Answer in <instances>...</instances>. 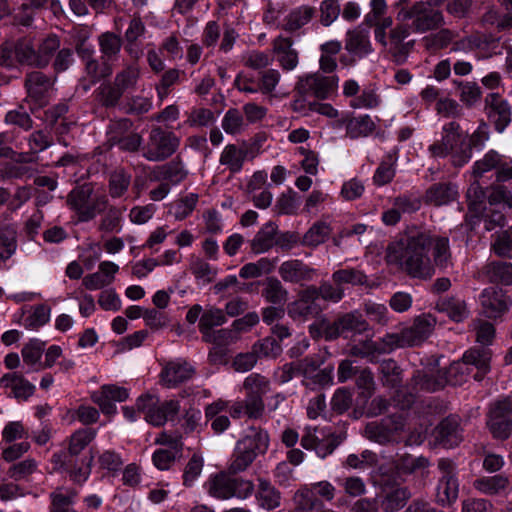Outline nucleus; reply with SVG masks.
Returning <instances> with one entry per match:
<instances>
[{"label":"nucleus","mask_w":512,"mask_h":512,"mask_svg":"<svg viewBox=\"0 0 512 512\" xmlns=\"http://www.w3.org/2000/svg\"><path fill=\"white\" fill-rule=\"evenodd\" d=\"M23 365L27 367V372L37 371L43 368H52L58 366L59 371H68L74 365V362L67 360L63 354H45V361H41L42 354H22Z\"/></svg>","instance_id":"obj_20"},{"label":"nucleus","mask_w":512,"mask_h":512,"mask_svg":"<svg viewBox=\"0 0 512 512\" xmlns=\"http://www.w3.org/2000/svg\"><path fill=\"white\" fill-rule=\"evenodd\" d=\"M410 498V492L407 488L397 487L392 491L386 493L381 501V508L385 512H396L406 504Z\"/></svg>","instance_id":"obj_40"},{"label":"nucleus","mask_w":512,"mask_h":512,"mask_svg":"<svg viewBox=\"0 0 512 512\" xmlns=\"http://www.w3.org/2000/svg\"><path fill=\"white\" fill-rule=\"evenodd\" d=\"M100 50L104 58L112 59L121 49V39L113 33H104L99 37Z\"/></svg>","instance_id":"obj_51"},{"label":"nucleus","mask_w":512,"mask_h":512,"mask_svg":"<svg viewBox=\"0 0 512 512\" xmlns=\"http://www.w3.org/2000/svg\"><path fill=\"white\" fill-rule=\"evenodd\" d=\"M314 14V10L308 6L299 7L289 13L284 24V29L294 31L307 24Z\"/></svg>","instance_id":"obj_46"},{"label":"nucleus","mask_w":512,"mask_h":512,"mask_svg":"<svg viewBox=\"0 0 512 512\" xmlns=\"http://www.w3.org/2000/svg\"><path fill=\"white\" fill-rule=\"evenodd\" d=\"M345 436L334 433L330 427L306 426L300 439L301 446L313 450L321 459L331 455L344 441Z\"/></svg>","instance_id":"obj_9"},{"label":"nucleus","mask_w":512,"mask_h":512,"mask_svg":"<svg viewBox=\"0 0 512 512\" xmlns=\"http://www.w3.org/2000/svg\"><path fill=\"white\" fill-rule=\"evenodd\" d=\"M442 473L437 485L436 498L438 503L445 506L454 502L458 497L459 483L456 478L455 464L447 458L438 461Z\"/></svg>","instance_id":"obj_14"},{"label":"nucleus","mask_w":512,"mask_h":512,"mask_svg":"<svg viewBox=\"0 0 512 512\" xmlns=\"http://www.w3.org/2000/svg\"><path fill=\"white\" fill-rule=\"evenodd\" d=\"M60 41L57 36L50 35L43 39L38 45L36 53L28 54L33 59L36 66H45L48 64L52 54L59 48Z\"/></svg>","instance_id":"obj_37"},{"label":"nucleus","mask_w":512,"mask_h":512,"mask_svg":"<svg viewBox=\"0 0 512 512\" xmlns=\"http://www.w3.org/2000/svg\"><path fill=\"white\" fill-rule=\"evenodd\" d=\"M430 463L429 460L423 456L415 457L410 454H405L397 458L391 467L384 465L380 466L379 483L384 486H390L398 483L401 475L419 474L424 476Z\"/></svg>","instance_id":"obj_10"},{"label":"nucleus","mask_w":512,"mask_h":512,"mask_svg":"<svg viewBox=\"0 0 512 512\" xmlns=\"http://www.w3.org/2000/svg\"><path fill=\"white\" fill-rule=\"evenodd\" d=\"M273 51L277 63L284 71H293L298 66V52L292 47L290 39L283 37L275 39Z\"/></svg>","instance_id":"obj_26"},{"label":"nucleus","mask_w":512,"mask_h":512,"mask_svg":"<svg viewBox=\"0 0 512 512\" xmlns=\"http://www.w3.org/2000/svg\"><path fill=\"white\" fill-rule=\"evenodd\" d=\"M222 128L228 134H238L245 128L244 118L236 109H230L222 119Z\"/></svg>","instance_id":"obj_52"},{"label":"nucleus","mask_w":512,"mask_h":512,"mask_svg":"<svg viewBox=\"0 0 512 512\" xmlns=\"http://www.w3.org/2000/svg\"><path fill=\"white\" fill-rule=\"evenodd\" d=\"M262 295L268 302L273 304H283L287 300L288 291L283 287L278 279L268 278Z\"/></svg>","instance_id":"obj_45"},{"label":"nucleus","mask_w":512,"mask_h":512,"mask_svg":"<svg viewBox=\"0 0 512 512\" xmlns=\"http://www.w3.org/2000/svg\"><path fill=\"white\" fill-rule=\"evenodd\" d=\"M226 322L225 314L217 308L207 309L200 317L199 328L205 340L210 339L212 328L220 326Z\"/></svg>","instance_id":"obj_39"},{"label":"nucleus","mask_w":512,"mask_h":512,"mask_svg":"<svg viewBox=\"0 0 512 512\" xmlns=\"http://www.w3.org/2000/svg\"><path fill=\"white\" fill-rule=\"evenodd\" d=\"M339 78L335 75L324 76L320 73H305L297 77V89L309 93L318 100L331 97L337 90Z\"/></svg>","instance_id":"obj_13"},{"label":"nucleus","mask_w":512,"mask_h":512,"mask_svg":"<svg viewBox=\"0 0 512 512\" xmlns=\"http://www.w3.org/2000/svg\"><path fill=\"white\" fill-rule=\"evenodd\" d=\"M479 299L486 316L494 319L506 313L511 304L504 292L495 287L484 289Z\"/></svg>","instance_id":"obj_17"},{"label":"nucleus","mask_w":512,"mask_h":512,"mask_svg":"<svg viewBox=\"0 0 512 512\" xmlns=\"http://www.w3.org/2000/svg\"><path fill=\"white\" fill-rule=\"evenodd\" d=\"M486 425L493 438L506 440L512 434V397L493 402L487 413Z\"/></svg>","instance_id":"obj_12"},{"label":"nucleus","mask_w":512,"mask_h":512,"mask_svg":"<svg viewBox=\"0 0 512 512\" xmlns=\"http://www.w3.org/2000/svg\"><path fill=\"white\" fill-rule=\"evenodd\" d=\"M194 367L184 360L171 361L161 371V381L167 387H174L192 378Z\"/></svg>","instance_id":"obj_21"},{"label":"nucleus","mask_w":512,"mask_h":512,"mask_svg":"<svg viewBox=\"0 0 512 512\" xmlns=\"http://www.w3.org/2000/svg\"><path fill=\"white\" fill-rule=\"evenodd\" d=\"M241 449L255 454L265 453L269 445V437L266 431L261 428L249 427L244 436L237 442Z\"/></svg>","instance_id":"obj_29"},{"label":"nucleus","mask_w":512,"mask_h":512,"mask_svg":"<svg viewBox=\"0 0 512 512\" xmlns=\"http://www.w3.org/2000/svg\"><path fill=\"white\" fill-rule=\"evenodd\" d=\"M258 482V490L256 492L258 504L267 510L279 507L281 503L280 492L268 480L260 478Z\"/></svg>","instance_id":"obj_31"},{"label":"nucleus","mask_w":512,"mask_h":512,"mask_svg":"<svg viewBox=\"0 0 512 512\" xmlns=\"http://www.w3.org/2000/svg\"><path fill=\"white\" fill-rule=\"evenodd\" d=\"M457 190L451 184H437L426 192V199L435 206L446 205L456 198Z\"/></svg>","instance_id":"obj_36"},{"label":"nucleus","mask_w":512,"mask_h":512,"mask_svg":"<svg viewBox=\"0 0 512 512\" xmlns=\"http://www.w3.org/2000/svg\"><path fill=\"white\" fill-rule=\"evenodd\" d=\"M316 274L315 269L300 260L292 259L283 262L279 267V275L285 282L303 285L312 281Z\"/></svg>","instance_id":"obj_19"},{"label":"nucleus","mask_w":512,"mask_h":512,"mask_svg":"<svg viewBox=\"0 0 512 512\" xmlns=\"http://www.w3.org/2000/svg\"><path fill=\"white\" fill-rule=\"evenodd\" d=\"M129 397L126 388L113 384L103 385L100 390L91 393L92 401L98 405L101 412L105 415H115L117 413L115 402H123Z\"/></svg>","instance_id":"obj_16"},{"label":"nucleus","mask_w":512,"mask_h":512,"mask_svg":"<svg viewBox=\"0 0 512 512\" xmlns=\"http://www.w3.org/2000/svg\"><path fill=\"white\" fill-rule=\"evenodd\" d=\"M345 49L360 58L368 55L372 51L369 30L362 26L349 30L346 34Z\"/></svg>","instance_id":"obj_28"},{"label":"nucleus","mask_w":512,"mask_h":512,"mask_svg":"<svg viewBox=\"0 0 512 512\" xmlns=\"http://www.w3.org/2000/svg\"><path fill=\"white\" fill-rule=\"evenodd\" d=\"M351 404L352 393L346 388H338L331 399L332 410L342 414L350 408Z\"/></svg>","instance_id":"obj_64"},{"label":"nucleus","mask_w":512,"mask_h":512,"mask_svg":"<svg viewBox=\"0 0 512 512\" xmlns=\"http://www.w3.org/2000/svg\"><path fill=\"white\" fill-rule=\"evenodd\" d=\"M488 204L494 208H512V194L502 187L494 188L488 195Z\"/></svg>","instance_id":"obj_63"},{"label":"nucleus","mask_w":512,"mask_h":512,"mask_svg":"<svg viewBox=\"0 0 512 512\" xmlns=\"http://www.w3.org/2000/svg\"><path fill=\"white\" fill-rule=\"evenodd\" d=\"M435 439L445 448L457 446L462 441L458 419L456 417L443 419L435 429Z\"/></svg>","instance_id":"obj_27"},{"label":"nucleus","mask_w":512,"mask_h":512,"mask_svg":"<svg viewBox=\"0 0 512 512\" xmlns=\"http://www.w3.org/2000/svg\"><path fill=\"white\" fill-rule=\"evenodd\" d=\"M276 226L273 223L266 224L253 238L251 249L260 254L268 251L274 244Z\"/></svg>","instance_id":"obj_41"},{"label":"nucleus","mask_w":512,"mask_h":512,"mask_svg":"<svg viewBox=\"0 0 512 512\" xmlns=\"http://www.w3.org/2000/svg\"><path fill=\"white\" fill-rule=\"evenodd\" d=\"M346 125V133L350 138L367 137L375 130V123L369 115H362L352 119L341 118L339 126Z\"/></svg>","instance_id":"obj_30"},{"label":"nucleus","mask_w":512,"mask_h":512,"mask_svg":"<svg viewBox=\"0 0 512 512\" xmlns=\"http://www.w3.org/2000/svg\"><path fill=\"white\" fill-rule=\"evenodd\" d=\"M136 408L145 414V420L154 425L162 426L167 420L160 404L159 398L151 393H145L136 400Z\"/></svg>","instance_id":"obj_24"},{"label":"nucleus","mask_w":512,"mask_h":512,"mask_svg":"<svg viewBox=\"0 0 512 512\" xmlns=\"http://www.w3.org/2000/svg\"><path fill=\"white\" fill-rule=\"evenodd\" d=\"M380 102L381 100L376 90L373 87H368L362 91L360 96L351 102V106L358 109H372L379 106Z\"/></svg>","instance_id":"obj_61"},{"label":"nucleus","mask_w":512,"mask_h":512,"mask_svg":"<svg viewBox=\"0 0 512 512\" xmlns=\"http://www.w3.org/2000/svg\"><path fill=\"white\" fill-rule=\"evenodd\" d=\"M177 146L178 139L172 133L156 128L151 131L144 156L149 161H161L173 154Z\"/></svg>","instance_id":"obj_15"},{"label":"nucleus","mask_w":512,"mask_h":512,"mask_svg":"<svg viewBox=\"0 0 512 512\" xmlns=\"http://www.w3.org/2000/svg\"><path fill=\"white\" fill-rule=\"evenodd\" d=\"M436 319L430 314L415 318L413 325L401 333L387 334L382 341L388 349H403L419 345L432 333Z\"/></svg>","instance_id":"obj_7"},{"label":"nucleus","mask_w":512,"mask_h":512,"mask_svg":"<svg viewBox=\"0 0 512 512\" xmlns=\"http://www.w3.org/2000/svg\"><path fill=\"white\" fill-rule=\"evenodd\" d=\"M36 468V461L34 459L29 458L10 466V468L7 471V475L11 479L19 481L31 475L36 470Z\"/></svg>","instance_id":"obj_60"},{"label":"nucleus","mask_w":512,"mask_h":512,"mask_svg":"<svg viewBox=\"0 0 512 512\" xmlns=\"http://www.w3.org/2000/svg\"><path fill=\"white\" fill-rule=\"evenodd\" d=\"M243 387L247 391L246 398L232 405L231 416L240 418L246 415L250 419L261 418L265 408L263 396L270 391L269 381L259 374H251L245 378Z\"/></svg>","instance_id":"obj_5"},{"label":"nucleus","mask_w":512,"mask_h":512,"mask_svg":"<svg viewBox=\"0 0 512 512\" xmlns=\"http://www.w3.org/2000/svg\"><path fill=\"white\" fill-rule=\"evenodd\" d=\"M490 367L489 354H463L461 360L454 361L446 372L435 367H425L417 370L406 385L405 390L396 391L393 401L401 410L408 409L415 402V398L422 393H433L445 387L447 383L457 384L462 378L453 379L473 373L474 379L480 381Z\"/></svg>","instance_id":"obj_1"},{"label":"nucleus","mask_w":512,"mask_h":512,"mask_svg":"<svg viewBox=\"0 0 512 512\" xmlns=\"http://www.w3.org/2000/svg\"><path fill=\"white\" fill-rule=\"evenodd\" d=\"M246 151L236 145L229 144L224 147L220 155V164L226 166L232 173L239 172L244 164Z\"/></svg>","instance_id":"obj_33"},{"label":"nucleus","mask_w":512,"mask_h":512,"mask_svg":"<svg viewBox=\"0 0 512 512\" xmlns=\"http://www.w3.org/2000/svg\"><path fill=\"white\" fill-rule=\"evenodd\" d=\"M255 454L247 451L246 449H241L237 444L234 450V454L231 458L228 471L231 474H238L240 472L245 471L255 460Z\"/></svg>","instance_id":"obj_47"},{"label":"nucleus","mask_w":512,"mask_h":512,"mask_svg":"<svg viewBox=\"0 0 512 512\" xmlns=\"http://www.w3.org/2000/svg\"><path fill=\"white\" fill-rule=\"evenodd\" d=\"M281 79V74L276 69H268L261 73L258 90L263 94H272Z\"/></svg>","instance_id":"obj_62"},{"label":"nucleus","mask_w":512,"mask_h":512,"mask_svg":"<svg viewBox=\"0 0 512 512\" xmlns=\"http://www.w3.org/2000/svg\"><path fill=\"white\" fill-rule=\"evenodd\" d=\"M97 431L93 428H81L70 436L68 453L70 456H77L96 437Z\"/></svg>","instance_id":"obj_38"},{"label":"nucleus","mask_w":512,"mask_h":512,"mask_svg":"<svg viewBox=\"0 0 512 512\" xmlns=\"http://www.w3.org/2000/svg\"><path fill=\"white\" fill-rule=\"evenodd\" d=\"M329 225L323 222L315 223L304 235L303 243L307 246H318L326 241L330 235Z\"/></svg>","instance_id":"obj_50"},{"label":"nucleus","mask_w":512,"mask_h":512,"mask_svg":"<svg viewBox=\"0 0 512 512\" xmlns=\"http://www.w3.org/2000/svg\"><path fill=\"white\" fill-rule=\"evenodd\" d=\"M387 427V424H385L384 420L382 419L380 423L368 424L366 426L365 432L370 440L379 444L396 442V438L390 434V430Z\"/></svg>","instance_id":"obj_49"},{"label":"nucleus","mask_w":512,"mask_h":512,"mask_svg":"<svg viewBox=\"0 0 512 512\" xmlns=\"http://www.w3.org/2000/svg\"><path fill=\"white\" fill-rule=\"evenodd\" d=\"M197 202L198 195L195 193H188L173 202L169 211L175 217V219L183 220L193 212Z\"/></svg>","instance_id":"obj_44"},{"label":"nucleus","mask_w":512,"mask_h":512,"mask_svg":"<svg viewBox=\"0 0 512 512\" xmlns=\"http://www.w3.org/2000/svg\"><path fill=\"white\" fill-rule=\"evenodd\" d=\"M205 488L211 497L219 500L231 498L244 500L250 497L255 490L251 480L233 477L225 472L211 475L205 483Z\"/></svg>","instance_id":"obj_6"},{"label":"nucleus","mask_w":512,"mask_h":512,"mask_svg":"<svg viewBox=\"0 0 512 512\" xmlns=\"http://www.w3.org/2000/svg\"><path fill=\"white\" fill-rule=\"evenodd\" d=\"M429 151L436 158L450 155L452 164L456 167L464 166L472 157V152L466 143V135L454 121L443 126L441 140L432 144Z\"/></svg>","instance_id":"obj_4"},{"label":"nucleus","mask_w":512,"mask_h":512,"mask_svg":"<svg viewBox=\"0 0 512 512\" xmlns=\"http://www.w3.org/2000/svg\"><path fill=\"white\" fill-rule=\"evenodd\" d=\"M491 282L512 285V264L506 262L490 263L485 268Z\"/></svg>","instance_id":"obj_42"},{"label":"nucleus","mask_w":512,"mask_h":512,"mask_svg":"<svg viewBox=\"0 0 512 512\" xmlns=\"http://www.w3.org/2000/svg\"><path fill=\"white\" fill-rule=\"evenodd\" d=\"M488 115L494 122L498 132H503L511 121V110L508 102L495 93L486 98Z\"/></svg>","instance_id":"obj_23"},{"label":"nucleus","mask_w":512,"mask_h":512,"mask_svg":"<svg viewBox=\"0 0 512 512\" xmlns=\"http://www.w3.org/2000/svg\"><path fill=\"white\" fill-rule=\"evenodd\" d=\"M318 300V291L316 288L309 287L302 291L299 299L291 303L288 307V313L291 317H308L316 315L321 307L316 303Z\"/></svg>","instance_id":"obj_22"},{"label":"nucleus","mask_w":512,"mask_h":512,"mask_svg":"<svg viewBox=\"0 0 512 512\" xmlns=\"http://www.w3.org/2000/svg\"><path fill=\"white\" fill-rule=\"evenodd\" d=\"M203 458L194 454L185 466L183 473V484L187 487L193 485L194 481L200 476L203 469Z\"/></svg>","instance_id":"obj_55"},{"label":"nucleus","mask_w":512,"mask_h":512,"mask_svg":"<svg viewBox=\"0 0 512 512\" xmlns=\"http://www.w3.org/2000/svg\"><path fill=\"white\" fill-rule=\"evenodd\" d=\"M185 176L186 173L179 165L167 164L158 168L155 178L162 179L167 183L177 184L181 182Z\"/></svg>","instance_id":"obj_59"},{"label":"nucleus","mask_w":512,"mask_h":512,"mask_svg":"<svg viewBox=\"0 0 512 512\" xmlns=\"http://www.w3.org/2000/svg\"><path fill=\"white\" fill-rule=\"evenodd\" d=\"M379 370L381 374L383 375L384 381L392 386L395 387L398 385L401 381V370L397 363L393 359H387L383 360L380 363Z\"/></svg>","instance_id":"obj_56"},{"label":"nucleus","mask_w":512,"mask_h":512,"mask_svg":"<svg viewBox=\"0 0 512 512\" xmlns=\"http://www.w3.org/2000/svg\"><path fill=\"white\" fill-rule=\"evenodd\" d=\"M473 486L486 495H507L512 490L511 479L503 474L484 476L476 479Z\"/></svg>","instance_id":"obj_25"},{"label":"nucleus","mask_w":512,"mask_h":512,"mask_svg":"<svg viewBox=\"0 0 512 512\" xmlns=\"http://www.w3.org/2000/svg\"><path fill=\"white\" fill-rule=\"evenodd\" d=\"M429 252H432L436 266L447 267L451 257L449 239L420 233L411 237L401 252L396 246L389 247L387 258L389 262L399 264L412 277L427 279L434 273Z\"/></svg>","instance_id":"obj_2"},{"label":"nucleus","mask_w":512,"mask_h":512,"mask_svg":"<svg viewBox=\"0 0 512 512\" xmlns=\"http://www.w3.org/2000/svg\"><path fill=\"white\" fill-rule=\"evenodd\" d=\"M364 311L371 321L385 325L389 321L388 308L382 304L373 301H367L364 304Z\"/></svg>","instance_id":"obj_58"},{"label":"nucleus","mask_w":512,"mask_h":512,"mask_svg":"<svg viewBox=\"0 0 512 512\" xmlns=\"http://www.w3.org/2000/svg\"><path fill=\"white\" fill-rule=\"evenodd\" d=\"M369 325L358 312L347 313L334 323L318 320L310 326L312 337H324L332 340L345 332H353V348L351 352H379L370 335L363 334L368 331Z\"/></svg>","instance_id":"obj_3"},{"label":"nucleus","mask_w":512,"mask_h":512,"mask_svg":"<svg viewBox=\"0 0 512 512\" xmlns=\"http://www.w3.org/2000/svg\"><path fill=\"white\" fill-rule=\"evenodd\" d=\"M290 333L287 327L282 325H276L272 329V335L269 337H266L258 344L254 345V351L253 352H274L277 350H281V342L289 337Z\"/></svg>","instance_id":"obj_35"},{"label":"nucleus","mask_w":512,"mask_h":512,"mask_svg":"<svg viewBox=\"0 0 512 512\" xmlns=\"http://www.w3.org/2000/svg\"><path fill=\"white\" fill-rule=\"evenodd\" d=\"M485 35L480 33H474L472 35L466 36L458 41H456L453 45L454 51H462V52H470L473 50H477L479 53L481 52V48L485 47L486 44H483Z\"/></svg>","instance_id":"obj_57"},{"label":"nucleus","mask_w":512,"mask_h":512,"mask_svg":"<svg viewBox=\"0 0 512 512\" xmlns=\"http://www.w3.org/2000/svg\"><path fill=\"white\" fill-rule=\"evenodd\" d=\"M309 93H301L295 85V96L290 103L291 109L300 114L301 116H309L313 113L314 105L316 100H310L308 98Z\"/></svg>","instance_id":"obj_53"},{"label":"nucleus","mask_w":512,"mask_h":512,"mask_svg":"<svg viewBox=\"0 0 512 512\" xmlns=\"http://www.w3.org/2000/svg\"><path fill=\"white\" fill-rule=\"evenodd\" d=\"M276 262L268 258H260L256 262L245 264L239 271V276L243 279L257 278L264 274L270 273Z\"/></svg>","instance_id":"obj_43"},{"label":"nucleus","mask_w":512,"mask_h":512,"mask_svg":"<svg viewBox=\"0 0 512 512\" xmlns=\"http://www.w3.org/2000/svg\"><path fill=\"white\" fill-rule=\"evenodd\" d=\"M77 496V492L72 488H57L50 494L51 508L50 512H68L74 510L72 505Z\"/></svg>","instance_id":"obj_34"},{"label":"nucleus","mask_w":512,"mask_h":512,"mask_svg":"<svg viewBox=\"0 0 512 512\" xmlns=\"http://www.w3.org/2000/svg\"><path fill=\"white\" fill-rule=\"evenodd\" d=\"M52 81L39 71L32 72L26 80L28 98L34 102L35 107L44 106L52 89Z\"/></svg>","instance_id":"obj_18"},{"label":"nucleus","mask_w":512,"mask_h":512,"mask_svg":"<svg viewBox=\"0 0 512 512\" xmlns=\"http://www.w3.org/2000/svg\"><path fill=\"white\" fill-rule=\"evenodd\" d=\"M106 204V196L93 194L92 188L88 185L72 190L68 196V205L77 212L82 221L94 218Z\"/></svg>","instance_id":"obj_11"},{"label":"nucleus","mask_w":512,"mask_h":512,"mask_svg":"<svg viewBox=\"0 0 512 512\" xmlns=\"http://www.w3.org/2000/svg\"><path fill=\"white\" fill-rule=\"evenodd\" d=\"M443 0H430V2H419L413 5L411 9H406L403 1L400 0L396 6L401 7L397 13L398 21H407L413 19V26L417 32H426L439 27L443 23V17L435 5Z\"/></svg>","instance_id":"obj_8"},{"label":"nucleus","mask_w":512,"mask_h":512,"mask_svg":"<svg viewBox=\"0 0 512 512\" xmlns=\"http://www.w3.org/2000/svg\"><path fill=\"white\" fill-rule=\"evenodd\" d=\"M131 176L122 170L115 171L110 176L109 190L112 197H121L130 185Z\"/></svg>","instance_id":"obj_54"},{"label":"nucleus","mask_w":512,"mask_h":512,"mask_svg":"<svg viewBox=\"0 0 512 512\" xmlns=\"http://www.w3.org/2000/svg\"><path fill=\"white\" fill-rule=\"evenodd\" d=\"M51 309L45 304L32 307L29 315L25 318L24 325L29 329H37L49 322Z\"/></svg>","instance_id":"obj_48"},{"label":"nucleus","mask_w":512,"mask_h":512,"mask_svg":"<svg viewBox=\"0 0 512 512\" xmlns=\"http://www.w3.org/2000/svg\"><path fill=\"white\" fill-rule=\"evenodd\" d=\"M1 384L5 387H9L13 395L18 399H27L35 390L34 385L15 373L4 375L1 378Z\"/></svg>","instance_id":"obj_32"}]
</instances>
